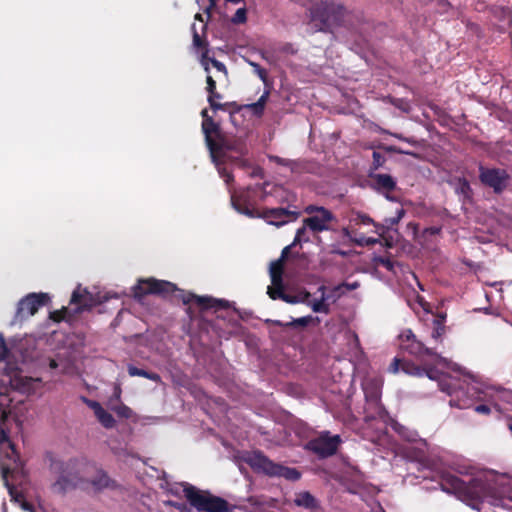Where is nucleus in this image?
Listing matches in <instances>:
<instances>
[{"label": "nucleus", "mask_w": 512, "mask_h": 512, "mask_svg": "<svg viewBox=\"0 0 512 512\" xmlns=\"http://www.w3.org/2000/svg\"><path fill=\"white\" fill-rule=\"evenodd\" d=\"M299 213L296 211H291L286 208H264L259 210L256 217L263 218L267 221V223L282 226L289 222L290 220H294L298 217Z\"/></svg>", "instance_id": "15"}, {"label": "nucleus", "mask_w": 512, "mask_h": 512, "mask_svg": "<svg viewBox=\"0 0 512 512\" xmlns=\"http://www.w3.org/2000/svg\"><path fill=\"white\" fill-rule=\"evenodd\" d=\"M313 320H314V318L312 316L308 315V316L300 317L297 319H293L292 321L287 322V323H283L280 320H276V321H274V324L277 326H280V327H293V328L306 327L310 323H312Z\"/></svg>", "instance_id": "30"}, {"label": "nucleus", "mask_w": 512, "mask_h": 512, "mask_svg": "<svg viewBox=\"0 0 512 512\" xmlns=\"http://www.w3.org/2000/svg\"><path fill=\"white\" fill-rule=\"evenodd\" d=\"M263 169L259 166L252 167V171L249 173L251 178H263Z\"/></svg>", "instance_id": "53"}, {"label": "nucleus", "mask_w": 512, "mask_h": 512, "mask_svg": "<svg viewBox=\"0 0 512 512\" xmlns=\"http://www.w3.org/2000/svg\"><path fill=\"white\" fill-rule=\"evenodd\" d=\"M294 503L306 509H316L318 508V501L310 492H300L296 495L294 499Z\"/></svg>", "instance_id": "27"}, {"label": "nucleus", "mask_w": 512, "mask_h": 512, "mask_svg": "<svg viewBox=\"0 0 512 512\" xmlns=\"http://www.w3.org/2000/svg\"><path fill=\"white\" fill-rule=\"evenodd\" d=\"M223 98L222 94H220L217 90H215L213 93L208 94L207 101L209 103L210 108L213 111H226L228 110V104H222L219 102Z\"/></svg>", "instance_id": "32"}, {"label": "nucleus", "mask_w": 512, "mask_h": 512, "mask_svg": "<svg viewBox=\"0 0 512 512\" xmlns=\"http://www.w3.org/2000/svg\"><path fill=\"white\" fill-rule=\"evenodd\" d=\"M10 354L9 348L6 345L4 335L0 333V361L8 358Z\"/></svg>", "instance_id": "47"}, {"label": "nucleus", "mask_w": 512, "mask_h": 512, "mask_svg": "<svg viewBox=\"0 0 512 512\" xmlns=\"http://www.w3.org/2000/svg\"><path fill=\"white\" fill-rule=\"evenodd\" d=\"M217 149L210 152L211 158L215 163L219 161L229 160L228 152H234L240 156L248 154L246 142L242 138L230 137L226 134L216 143Z\"/></svg>", "instance_id": "10"}, {"label": "nucleus", "mask_w": 512, "mask_h": 512, "mask_svg": "<svg viewBox=\"0 0 512 512\" xmlns=\"http://www.w3.org/2000/svg\"><path fill=\"white\" fill-rule=\"evenodd\" d=\"M375 262L378 265H381L384 268H386L388 271L394 270V262L388 257L379 256V257L375 258Z\"/></svg>", "instance_id": "44"}, {"label": "nucleus", "mask_w": 512, "mask_h": 512, "mask_svg": "<svg viewBox=\"0 0 512 512\" xmlns=\"http://www.w3.org/2000/svg\"><path fill=\"white\" fill-rule=\"evenodd\" d=\"M202 131L205 137V143L209 152L217 149L216 143L225 135L220 124L215 122L213 118L202 120Z\"/></svg>", "instance_id": "17"}, {"label": "nucleus", "mask_w": 512, "mask_h": 512, "mask_svg": "<svg viewBox=\"0 0 512 512\" xmlns=\"http://www.w3.org/2000/svg\"><path fill=\"white\" fill-rule=\"evenodd\" d=\"M269 97V92L265 91L257 102L247 105V108L256 116H262L264 113L265 105Z\"/></svg>", "instance_id": "33"}, {"label": "nucleus", "mask_w": 512, "mask_h": 512, "mask_svg": "<svg viewBox=\"0 0 512 512\" xmlns=\"http://www.w3.org/2000/svg\"><path fill=\"white\" fill-rule=\"evenodd\" d=\"M441 486L444 491L467 500L478 499L483 490V482L480 479L471 478L465 482L458 476L450 474L442 478Z\"/></svg>", "instance_id": "7"}, {"label": "nucleus", "mask_w": 512, "mask_h": 512, "mask_svg": "<svg viewBox=\"0 0 512 512\" xmlns=\"http://www.w3.org/2000/svg\"><path fill=\"white\" fill-rule=\"evenodd\" d=\"M373 180V187L381 193L388 194L396 189V181L389 174H374L371 175Z\"/></svg>", "instance_id": "23"}, {"label": "nucleus", "mask_w": 512, "mask_h": 512, "mask_svg": "<svg viewBox=\"0 0 512 512\" xmlns=\"http://www.w3.org/2000/svg\"><path fill=\"white\" fill-rule=\"evenodd\" d=\"M394 430L399 434L401 435L403 438H405L406 440L410 441V442H413L416 440V433L414 432H409L407 428H405L404 426H402L401 424L399 423H395V425L393 426Z\"/></svg>", "instance_id": "36"}, {"label": "nucleus", "mask_w": 512, "mask_h": 512, "mask_svg": "<svg viewBox=\"0 0 512 512\" xmlns=\"http://www.w3.org/2000/svg\"><path fill=\"white\" fill-rule=\"evenodd\" d=\"M83 400L88 405V407H90L94 411L97 420L101 423L103 427H105L106 429H111L115 427L116 421L114 417L112 416V414L107 412L99 402L87 399L85 397L83 398Z\"/></svg>", "instance_id": "21"}, {"label": "nucleus", "mask_w": 512, "mask_h": 512, "mask_svg": "<svg viewBox=\"0 0 512 512\" xmlns=\"http://www.w3.org/2000/svg\"><path fill=\"white\" fill-rule=\"evenodd\" d=\"M40 382L39 378L23 375L22 370L16 366L7 367L1 378L3 385L9 386L11 390L22 394L33 393Z\"/></svg>", "instance_id": "9"}, {"label": "nucleus", "mask_w": 512, "mask_h": 512, "mask_svg": "<svg viewBox=\"0 0 512 512\" xmlns=\"http://www.w3.org/2000/svg\"><path fill=\"white\" fill-rule=\"evenodd\" d=\"M52 470L58 474L57 480L52 484V490L57 494H65L76 488L95 491L115 489L117 483L102 469H95L93 465L83 463L77 459L68 461H53Z\"/></svg>", "instance_id": "1"}, {"label": "nucleus", "mask_w": 512, "mask_h": 512, "mask_svg": "<svg viewBox=\"0 0 512 512\" xmlns=\"http://www.w3.org/2000/svg\"><path fill=\"white\" fill-rule=\"evenodd\" d=\"M229 161L233 162L237 167L241 169H247L252 167L250 161L248 159L243 158V156L230 157Z\"/></svg>", "instance_id": "42"}, {"label": "nucleus", "mask_w": 512, "mask_h": 512, "mask_svg": "<svg viewBox=\"0 0 512 512\" xmlns=\"http://www.w3.org/2000/svg\"><path fill=\"white\" fill-rule=\"evenodd\" d=\"M456 405H457L459 408H461V409L469 407V404H468V403H465V402H463L462 404H461V403H457Z\"/></svg>", "instance_id": "62"}, {"label": "nucleus", "mask_w": 512, "mask_h": 512, "mask_svg": "<svg viewBox=\"0 0 512 512\" xmlns=\"http://www.w3.org/2000/svg\"><path fill=\"white\" fill-rule=\"evenodd\" d=\"M112 410L120 417V418H125V419H129L131 418L132 414H133V411L130 407H128L127 405L125 404H120L118 406H115L112 408Z\"/></svg>", "instance_id": "38"}, {"label": "nucleus", "mask_w": 512, "mask_h": 512, "mask_svg": "<svg viewBox=\"0 0 512 512\" xmlns=\"http://www.w3.org/2000/svg\"><path fill=\"white\" fill-rule=\"evenodd\" d=\"M479 178L485 186L500 194L506 189L510 175L504 169L481 167Z\"/></svg>", "instance_id": "14"}, {"label": "nucleus", "mask_w": 512, "mask_h": 512, "mask_svg": "<svg viewBox=\"0 0 512 512\" xmlns=\"http://www.w3.org/2000/svg\"><path fill=\"white\" fill-rule=\"evenodd\" d=\"M306 16L313 32L334 33L345 26L348 10L334 0H316L306 9Z\"/></svg>", "instance_id": "4"}, {"label": "nucleus", "mask_w": 512, "mask_h": 512, "mask_svg": "<svg viewBox=\"0 0 512 512\" xmlns=\"http://www.w3.org/2000/svg\"><path fill=\"white\" fill-rule=\"evenodd\" d=\"M183 492L190 505L199 512H230L228 501L208 491H201L186 483Z\"/></svg>", "instance_id": "6"}, {"label": "nucleus", "mask_w": 512, "mask_h": 512, "mask_svg": "<svg viewBox=\"0 0 512 512\" xmlns=\"http://www.w3.org/2000/svg\"><path fill=\"white\" fill-rule=\"evenodd\" d=\"M201 116H202L203 120H205L207 118H212L211 116H209L208 110L206 108L201 111Z\"/></svg>", "instance_id": "61"}, {"label": "nucleus", "mask_w": 512, "mask_h": 512, "mask_svg": "<svg viewBox=\"0 0 512 512\" xmlns=\"http://www.w3.org/2000/svg\"><path fill=\"white\" fill-rule=\"evenodd\" d=\"M176 291L179 292L178 297L181 298L184 304L195 301L196 304L203 309H226L229 307V302L226 300L215 299L208 296H197L185 292L184 290H179L175 284L166 280H158L155 278L140 279L133 288V294L136 299H141L150 294L167 297Z\"/></svg>", "instance_id": "3"}, {"label": "nucleus", "mask_w": 512, "mask_h": 512, "mask_svg": "<svg viewBox=\"0 0 512 512\" xmlns=\"http://www.w3.org/2000/svg\"><path fill=\"white\" fill-rule=\"evenodd\" d=\"M49 367H50V369H56V368L58 367V363H57V361H56V360H54V359H50V361H49Z\"/></svg>", "instance_id": "60"}, {"label": "nucleus", "mask_w": 512, "mask_h": 512, "mask_svg": "<svg viewBox=\"0 0 512 512\" xmlns=\"http://www.w3.org/2000/svg\"><path fill=\"white\" fill-rule=\"evenodd\" d=\"M210 62L213 65V67L216 68L219 72H222L226 76L228 75V70L224 63L215 58L210 59Z\"/></svg>", "instance_id": "51"}, {"label": "nucleus", "mask_w": 512, "mask_h": 512, "mask_svg": "<svg viewBox=\"0 0 512 512\" xmlns=\"http://www.w3.org/2000/svg\"><path fill=\"white\" fill-rule=\"evenodd\" d=\"M365 413V421L370 422L373 420H382L386 422L389 418V414L381 401H377L376 403H366L364 408Z\"/></svg>", "instance_id": "22"}, {"label": "nucleus", "mask_w": 512, "mask_h": 512, "mask_svg": "<svg viewBox=\"0 0 512 512\" xmlns=\"http://www.w3.org/2000/svg\"><path fill=\"white\" fill-rule=\"evenodd\" d=\"M7 418H8V413L6 412V410L0 404V421H1V424H4L5 421L7 420ZM4 446H8L12 450V452H15V445L10 440L8 431L3 426H1L0 427V449L3 448Z\"/></svg>", "instance_id": "26"}, {"label": "nucleus", "mask_w": 512, "mask_h": 512, "mask_svg": "<svg viewBox=\"0 0 512 512\" xmlns=\"http://www.w3.org/2000/svg\"><path fill=\"white\" fill-rule=\"evenodd\" d=\"M445 321H446L445 313H439L433 319L431 337H432V339H434L437 342L442 341V336L446 332Z\"/></svg>", "instance_id": "25"}, {"label": "nucleus", "mask_w": 512, "mask_h": 512, "mask_svg": "<svg viewBox=\"0 0 512 512\" xmlns=\"http://www.w3.org/2000/svg\"><path fill=\"white\" fill-rule=\"evenodd\" d=\"M366 403H376L381 401V393L378 388H365L364 389Z\"/></svg>", "instance_id": "35"}, {"label": "nucleus", "mask_w": 512, "mask_h": 512, "mask_svg": "<svg viewBox=\"0 0 512 512\" xmlns=\"http://www.w3.org/2000/svg\"><path fill=\"white\" fill-rule=\"evenodd\" d=\"M440 389L448 395H456L458 401L461 396L477 401L493 402L498 408L497 400L510 401L512 394L504 389H495L472 376H465L463 380L445 374L440 379Z\"/></svg>", "instance_id": "2"}, {"label": "nucleus", "mask_w": 512, "mask_h": 512, "mask_svg": "<svg viewBox=\"0 0 512 512\" xmlns=\"http://www.w3.org/2000/svg\"><path fill=\"white\" fill-rule=\"evenodd\" d=\"M400 339L402 341L401 344H408L411 341L415 340L416 336L413 334V332L410 329H407L401 333Z\"/></svg>", "instance_id": "49"}, {"label": "nucleus", "mask_w": 512, "mask_h": 512, "mask_svg": "<svg viewBox=\"0 0 512 512\" xmlns=\"http://www.w3.org/2000/svg\"><path fill=\"white\" fill-rule=\"evenodd\" d=\"M195 19H196V20H198V21H201V22H203V21H204V19H203L202 15H201L200 13H197V14L195 15Z\"/></svg>", "instance_id": "64"}, {"label": "nucleus", "mask_w": 512, "mask_h": 512, "mask_svg": "<svg viewBox=\"0 0 512 512\" xmlns=\"http://www.w3.org/2000/svg\"><path fill=\"white\" fill-rule=\"evenodd\" d=\"M340 443L339 435L330 436L329 432H324L319 437L310 440L307 443V448L319 457L326 458L336 453Z\"/></svg>", "instance_id": "12"}, {"label": "nucleus", "mask_w": 512, "mask_h": 512, "mask_svg": "<svg viewBox=\"0 0 512 512\" xmlns=\"http://www.w3.org/2000/svg\"><path fill=\"white\" fill-rule=\"evenodd\" d=\"M225 104H228V108H233L235 111H239L240 107L237 105L236 102H226Z\"/></svg>", "instance_id": "59"}, {"label": "nucleus", "mask_w": 512, "mask_h": 512, "mask_svg": "<svg viewBox=\"0 0 512 512\" xmlns=\"http://www.w3.org/2000/svg\"><path fill=\"white\" fill-rule=\"evenodd\" d=\"M372 158H373L372 166L374 169H378L379 167H381L385 163V160H386L385 156L377 151H373Z\"/></svg>", "instance_id": "45"}, {"label": "nucleus", "mask_w": 512, "mask_h": 512, "mask_svg": "<svg viewBox=\"0 0 512 512\" xmlns=\"http://www.w3.org/2000/svg\"><path fill=\"white\" fill-rule=\"evenodd\" d=\"M251 66L254 67V71L256 72V74L259 76V78L265 82L266 79H267V71L266 69H264L263 67H261L259 64L257 63H254V62H251L250 63Z\"/></svg>", "instance_id": "50"}, {"label": "nucleus", "mask_w": 512, "mask_h": 512, "mask_svg": "<svg viewBox=\"0 0 512 512\" xmlns=\"http://www.w3.org/2000/svg\"><path fill=\"white\" fill-rule=\"evenodd\" d=\"M359 287V283L358 282H353V283H348V282H343L339 285H336L333 287V291L334 292H338V291H341L344 289L348 290V291H352V290H355Z\"/></svg>", "instance_id": "46"}, {"label": "nucleus", "mask_w": 512, "mask_h": 512, "mask_svg": "<svg viewBox=\"0 0 512 512\" xmlns=\"http://www.w3.org/2000/svg\"><path fill=\"white\" fill-rule=\"evenodd\" d=\"M284 271V262L275 260L270 264V278L273 285H277L283 281L282 275Z\"/></svg>", "instance_id": "28"}, {"label": "nucleus", "mask_w": 512, "mask_h": 512, "mask_svg": "<svg viewBox=\"0 0 512 512\" xmlns=\"http://www.w3.org/2000/svg\"><path fill=\"white\" fill-rule=\"evenodd\" d=\"M218 171H219L221 178L224 179L225 183L228 186H230L231 183L234 182V175L231 172L227 171L226 168H219Z\"/></svg>", "instance_id": "48"}, {"label": "nucleus", "mask_w": 512, "mask_h": 512, "mask_svg": "<svg viewBox=\"0 0 512 512\" xmlns=\"http://www.w3.org/2000/svg\"><path fill=\"white\" fill-rule=\"evenodd\" d=\"M267 294L273 300L283 299L286 302H290V303L293 302V300L290 299V297L284 293L283 281L281 283L277 284V285H273L272 284V286H269L268 290H267Z\"/></svg>", "instance_id": "31"}, {"label": "nucleus", "mask_w": 512, "mask_h": 512, "mask_svg": "<svg viewBox=\"0 0 512 512\" xmlns=\"http://www.w3.org/2000/svg\"><path fill=\"white\" fill-rule=\"evenodd\" d=\"M193 29V45L197 48H202L207 50L208 42L200 37L198 32L196 31L195 27H192ZM207 51L203 53V58L206 57Z\"/></svg>", "instance_id": "39"}, {"label": "nucleus", "mask_w": 512, "mask_h": 512, "mask_svg": "<svg viewBox=\"0 0 512 512\" xmlns=\"http://www.w3.org/2000/svg\"><path fill=\"white\" fill-rule=\"evenodd\" d=\"M206 83H207L206 91L208 92V94L213 93L215 90H217L216 81L213 79V77L211 75H208L206 77Z\"/></svg>", "instance_id": "52"}, {"label": "nucleus", "mask_w": 512, "mask_h": 512, "mask_svg": "<svg viewBox=\"0 0 512 512\" xmlns=\"http://www.w3.org/2000/svg\"><path fill=\"white\" fill-rule=\"evenodd\" d=\"M128 374L132 377H134V376L144 377V378L152 380L156 383L161 382V376L158 373L146 371L144 369H141V368H138V367H135L132 365H130L128 367Z\"/></svg>", "instance_id": "29"}, {"label": "nucleus", "mask_w": 512, "mask_h": 512, "mask_svg": "<svg viewBox=\"0 0 512 512\" xmlns=\"http://www.w3.org/2000/svg\"><path fill=\"white\" fill-rule=\"evenodd\" d=\"M68 313H69V309L66 308V307H63L60 310H54V311L50 312V316L49 317L54 322L59 323V322H61V321L66 319Z\"/></svg>", "instance_id": "40"}, {"label": "nucleus", "mask_w": 512, "mask_h": 512, "mask_svg": "<svg viewBox=\"0 0 512 512\" xmlns=\"http://www.w3.org/2000/svg\"><path fill=\"white\" fill-rule=\"evenodd\" d=\"M268 158H269V161H271L277 165L288 167L290 169V171L293 173H300L305 168L304 163L299 160L286 159V158H282L277 155H270Z\"/></svg>", "instance_id": "24"}, {"label": "nucleus", "mask_w": 512, "mask_h": 512, "mask_svg": "<svg viewBox=\"0 0 512 512\" xmlns=\"http://www.w3.org/2000/svg\"><path fill=\"white\" fill-rule=\"evenodd\" d=\"M356 225H370L373 224V219L368 215L363 213H356L355 218L353 219Z\"/></svg>", "instance_id": "43"}, {"label": "nucleus", "mask_w": 512, "mask_h": 512, "mask_svg": "<svg viewBox=\"0 0 512 512\" xmlns=\"http://www.w3.org/2000/svg\"><path fill=\"white\" fill-rule=\"evenodd\" d=\"M402 370L405 374L413 377L426 376L431 380H437L440 386V379L444 377V373H441L435 367L429 365H417L410 360L400 359L395 357L388 367V372L392 374L398 373Z\"/></svg>", "instance_id": "8"}, {"label": "nucleus", "mask_w": 512, "mask_h": 512, "mask_svg": "<svg viewBox=\"0 0 512 512\" xmlns=\"http://www.w3.org/2000/svg\"><path fill=\"white\" fill-rule=\"evenodd\" d=\"M49 301L50 297L46 293H30L26 295L18 302L14 322H22L35 315Z\"/></svg>", "instance_id": "11"}, {"label": "nucleus", "mask_w": 512, "mask_h": 512, "mask_svg": "<svg viewBox=\"0 0 512 512\" xmlns=\"http://www.w3.org/2000/svg\"><path fill=\"white\" fill-rule=\"evenodd\" d=\"M252 190L251 187L240 191H235L230 187L228 188L233 208L241 214L256 217L259 209L254 207V200L251 195Z\"/></svg>", "instance_id": "13"}, {"label": "nucleus", "mask_w": 512, "mask_h": 512, "mask_svg": "<svg viewBox=\"0 0 512 512\" xmlns=\"http://www.w3.org/2000/svg\"><path fill=\"white\" fill-rule=\"evenodd\" d=\"M401 347L409 354L417 357L420 360H423L424 357H428L435 362H438L442 359L440 354H438L433 348L426 347L425 344L417 338L408 344H401Z\"/></svg>", "instance_id": "18"}, {"label": "nucleus", "mask_w": 512, "mask_h": 512, "mask_svg": "<svg viewBox=\"0 0 512 512\" xmlns=\"http://www.w3.org/2000/svg\"><path fill=\"white\" fill-rule=\"evenodd\" d=\"M475 411L477 413H481V414H489L491 411V408L488 404H479L475 407Z\"/></svg>", "instance_id": "54"}, {"label": "nucleus", "mask_w": 512, "mask_h": 512, "mask_svg": "<svg viewBox=\"0 0 512 512\" xmlns=\"http://www.w3.org/2000/svg\"><path fill=\"white\" fill-rule=\"evenodd\" d=\"M246 20H247V10L244 7L239 8L231 19L232 23H234V24H242V23H245Z\"/></svg>", "instance_id": "41"}, {"label": "nucleus", "mask_w": 512, "mask_h": 512, "mask_svg": "<svg viewBox=\"0 0 512 512\" xmlns=\"http://www.w3.org/2000/svg\"><path fill=\"white\" fill-rule=\"evenodd\" d=\"M327 288L325 285H321L318 288V292L321 293V296L319 299H313L311 301H308L307 304L311 307L312 311L315 313H323V314H329L330 313V304L329 301L331 300L333 303L336 302L341 295L344 293L343 290L334 292L333 288L330 290L329 293L326 292Z\"/></svg>", "instance_id": "16"}, {"label": "nucleus", "mask_w": 512, "mask_h": 512, "mask_svg": "<svg viewBox=\"0 0 512 512\" xmlns=\"http://www.w3.org/2000/svg\"><path fill=\"white\" fill-rule=\"evenodd\" d=\"M307 228L308 227L303 223V226L297 229L292 245H298L302 242H308L310 240L307 236Z\"/></svg>", "instance_id": "37"}, {"label": "nucleus", "mask_w": 512, "mask_h": 512, "mask_svg": "<svg viewBox=\"0 0 512 512\" xmlns=\"http://www.w3.org/2000/svg\"><path fill=\"white\" fill-rule=\"evenodd\" d=\"M344 236L348 237L353 243L358 246L371 245L376 243V239L373 238H365L364 236L360 238H355L352 236V231L349 228L343 229Z\"/></svg>", "instance_id": "34"}, {"label": "nucleus", "mask_w": 512, "mask_h": 512, "mask_svg": "<svg viewBox=\"0 0 512 512\" xmlns=\"http://www.w3.org/2000/svg\"><path fill=\"white\" fill-rule=\"evenodd\" d=\"M395 152L399 153V154H411L410 152H407V151H404V150H401V149H393Z\"/></svg>", "instance_id": "63"}, {"label": "nucleus", "mask_w": 512, "mask_h": 512, "mask_svg": "<svg viewBox=\"0 0 512 512\" xmlns=\"http://www.w3.org/2000/svg\"><path fill=\"white\" fill-rule=\"evenodd\" d=\"M71 304L76 305V312H82L84 310H90L98 304L95 297L87 291V289L81 290L80 288L73 291Z\"/></svg>", "instance_id": "20"}, {"label": "nucleus", "mask_w": 512, "mask_h": 512, "mask_svg": "<svg viewBox=\"0 0 512 512\" xmlns=\"http://www.w3.org/2000/svg\"><path fill=\"white\" fill-rule=\"evenodd\" d=\"M294 245L290 244L288 246H286L282 252H281V256L279 258V260H282V262H285L287 260V258L289 257V253H290V250L291 248L293 247Z\"/></svg>", "instance_id": "55"}, {"label": "nucleus", "mask_w": 512, "mask_h": 512, "mask_svg": "<svg viewBox=\"0 0 512 512\" xmlns=\"http://www.w3.org/2000/svg\"><path fill=\"white\" fill-rule=\"evenodd\" d=\"M334 219L331 211L326 208L319 209V214L305 218L303 223L313 232H322L328 230V223Z\"/></svg>", "instance_id": "19"}, {"label": "nucleus", "mask_w": 512, "mask_h": 512, "mask_svg": "<svg viewBox=\"0 0 512 512\" xmlns=\"http://www.w3.org/2000/svg\"><path fill=\"white\" fill-rule=\"evenodd\" d=\"M321 208L322 207H320V206L309 205V206L306 207L305 211L308 214H312L314 212H317L319 214V209H321Z\"/></svg>", "instance_id": "57"}, {"label": "nucleus", "mask_w": 512, "mask_h": 512, "mask_svg": "<svg viewBox=\"0 0 512 512\" xmlns=\"http://www.w3.org/2000/svg\"><path fill=\"white\" fill-rule=\"evenodd\" d=\"M441 232V227H435V226H432V227H429V228H426L424 230V234H429V235H438L440 234Z\"/></svg>", "instance_id": "56"}, {"label": "nucleus", "mask_w": 512, "mask_h": 512, "mask_svg": "<svg viewBox=\"0 0 512 512\" xmlns=\"http://www.w3.org/2000/svg\"><path fill=\"white\" fill-rule=\"evenodd\" d=\"M22 508L25 511H28V512H33V510H34L33 505L31 503L27 502V501H23Z\"/></svg>", "instance_id": "58"}, {"label": "nucleus", "mask_w": 512, "mask_h": 512, "mask_svg": "<svg viewBox=\"0 0 512 512\" xmlns=\"http://www.w3.org/2000/svg\"><path fill=\"white\" fill-rule=\"evenodd\" d=\"M246 462L254 471L261 472L269 477L284 478L292 482L301 478V472L298 469L275 463L261 451H254L249 455Z\"/></svg>", "instance_id": "5"}]
</instances>
